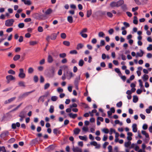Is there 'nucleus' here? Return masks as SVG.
<instances>
[{
  "label": "nucleus",
  "instance_id": "f257e3e1",
  "mask_svg": "<svg viewBox=\"0 0 152 152\" xmlns=\"http://www.w3.org/2000/svg\"><path fill=\"white\" fill-rule=\"evenodd\" d=\"M14 20L13 19H8L5 21V25L7 27L11 26L13 25Z\"/></svg>",
  "mask_w": 152,
  "mask_h": 152
},
{
  "label": "nucleus",
  "instance_id": "f03ea898",
  "mask_svg": "<svg viewBox=\"0 0 152 152\" xmlns=\"http://www.w3.org/2000/svg\"><path fill=\"white\" fill-rule=\"evenodd\" d=\"M19 73L18 77L20 78L23 79L26 77V74L24 73V69L23 68H20L19 69Z\"/></svg>",
  "mask_w": 152,
  "mask_h": 152
},
{
  "label": "nucleus",
  "instance_id": "7ed1b4c3",
  "mask_svg": "<svg viewBox=\"0 0 152 152\" xmlns=\"http://www.w3.org/2000/svg\"><path fill=\"white\" fill-rule=\"evenodd\" d=\"M9 132L7 131L3 132L0 134V137L4 140H6L5 137L8 136Z\"/></svg>",
  "mask_w": 152,
  "mask_h": 152
},
{
  "label": "nucleus",
  "instance_id": "20e7f679",
  "mask_svg": "<svg viewBox=\"0 0 152 152\" xmlns=\"http://www.w3.org/2000/svg\"><path fill=\"white\" fill-rule=\"evenodd\" d=\"M80 79V75H79L78 77L75 78L74 82V83L76 88L77 89H78V83Z\"/></svg>",
  "mask_w": 152,
  "mask_h": 152
},
{
  "label": "nucleus",
  "instance_id": "39448f33",
  "mask_svg": "<svg viewBox=\"0 0 152 152\" xmlns=\"http://www.w3.org/2000/svg\"><path fill=\"white\" fill-rule=\"evenodd\" d=\"M65 74L66 75V78L68 80L70 79L73 77V74L71 71H67Z\"/></svg>",
  "mask_w": 152,
  "mask_h": 152
},
{
  "label": "nucleus",
  "instance_id": "423d86ee",
  "mask_svg": "<svg viewBox=\"0 0 152 152\" xmlns=\"http://www.w3.org/2000/svg\"><path fill=\"white\" fill-rule=\"evenodd\" d=\"M35 91V90H33L30 91L26 92L19 96L20 98H22L24 97L28 96L30 94Z\"/></svg>",
  "mask_w": 152,
  "mask_h": 152
},
{
  "label": "nucleus",
  "instance_id": "0eeeda50",
  "mask_svg": "<svg viewBox=\"0 0 152 152\" xmlns=\"http://www.w3.org/2000/svg\"><path fill=\"white\" fill-rule=\"evenodd\" d=\"M106 14V11H102L101 10H99L96 12V14L98 16L102 17Z\"/></svg>",
  "mask_w": 152,
  "mask_h": 152
},
{
  "label": "nucleus",
  "instance_id": "6e6552de",
  "mask_svg": "<svg viewBox=\"0 0 152 152\" xmlns=\"http://www.w3.org/2000/svg\"><path fill=\"white\" fill-rule=\"evenodd\" d=\"M72 150L73 152H82V150L81 148L78 147H74V146L72 148Z\"/></svg>",
  "mask_w": 152,
  "mask_h": 152
},
{
  "label": "nucleus",
  "instance_id": "1a4fd4ad",
  "mask_svg": "<svg viewBox=\"0 0 152 152\" xmlns=\"http://www.w3.org/2000/svg\"><path fill=\"white\" fill-rule=\"evenodd\" d=\"M16 97H15L11 98L7 100H6L4 102V104H9L12 102L13 101L16 99Z\"/></svg>",
  "mask_w": 152,
  "mask_h": 152
},
{
  "label": "nucleus",
  "instance_id": "9d476101",
  "mask_svg": "<svg viewBox=\"0 0 152 152\" xmlns=\"http://www.w3.org/2000/svg\"><path fill=\"white\" fill-rule=\"evenodd\" d=\"M124 1L123 0H120L116 2L117 7L121 6L124 4Z\"/></svg>",
  "mask_w": 152,
  "mask_h": 152
},
{
  "label": "nucleus",
  "instance_id": "9b49d317",
  "mask_svg": "<svg viewBox=\"0 0 152 152\" xmlns=\"http://www.w3.org/2000/svg\"><path fill=\"white\" fill-rule=\"evenodd\" d=\"M53 133L57 135L58 134H61V131H59L58 128H55L53 129Z\"/></svg>",
  "mask_w": 152,
  "mask_h": 152
},
{
  "label": "nucleus",
  "instance_id": "f8f14e48",
  "mask_svg": "<svg viewBox=\"0 0 152 152\" xmlns=\"http://www.w3.org/2000/svg\"><path fill=\"white\" fill-rule=\"evenodd\" d=\"M6 78L7 79H8L11 81L14 80L15 79V77L11 75H7L6 77Z\"/></svg>",
  "mask_w": 152,
  "mask_h": 152
},
{
  "label": "nucleus",
  "instance_id": "ddd939ff",
  "mask_svg": "<svg viewBox=\"0 0 152 152\" xmlns=\"http://www.w3.org/2000/svg\"><path fill=\"white\" fill-rule=\"evenodd\" d=\"M132 131L134 132H136L137 130V124H134L132 126Z\"/></svg>",
  "mask_w": 152,
  "mask_h": 152
},
{
  "label": "nucleus",
  "instance_id": "4468645a",
  "mask_svg": "<svg viewBox=\"0 0 152 152\" xmlns=\"http://www.w3.org/2000/svg\"><path fill=\"white\" fill-rule=\"evenodd\" d=\"M140 51L141 52L140 53H139V52H137V55L136 56V57H142V56L144 53V52L142 50H140Z\"/></svg>",
  "mask_w": 152,
  "mask_h": 152
},
{
  "label": "nucleus",
  "instance_id": "2eb2a0df",
  "mask_svg": "<svg viewBox=\"0 0 152 152\" xmlns=\"http://www.w3.org/2000/svg\"><path fill=\"white\" fill-rule=\"evenodd\" d=\"M50 36L51 40H54L56 38L57 35L56 34V33H53Z\"/></svg>",
  "mask_w": 152,
  "mask_h": 152
},
{
  "label": "nucleus",
  "instance_id": "dca6fc26",
  "mask_svg": "<svg viewBox=\"0 0 152 152\" xmlns=\"http://www.w3.org/2000/svg\"><path fill=\"white\" fill-rule=\"evenodd\" d=\"M48 61L49 63H51L53 61V58L52 56L50 55H49L48 56Z\"/></svg>",
  "mask_w": 152,
  "mask_h": 152
},
{
  "label": "nucleus",
  "instance_id": "f3484780",
  "mask_svg": "<svg viewBox=\"0 0 152 152\" xmlns=\"http://www.w3.org/2000/svg\"><path fill=\"white\" fill-rule=\"evenodd\" d=\"M69 116L72 118L75 119L77 116V114H73L72 113H70L69 114Z\"/></svg>",
  "mask_w": 152,
  "mask_h": 152
},
{
  "label": "nucleus",
  "instance_id": "a211bd4d",
  "mask_svg": "<svg viewBox=\"0 0 152 152\" xmlns=\"http://www.w3.org/2000/svg\"><path fill=\"white\" fill-rule=\"evenodd\" d=\"M67 20L70 23H72L73 22V18L71 16H68L67 17Z\"/></svg>",
  "mask_w": 152,
  "mask_h": 152
},
{
  "label": "nucleus",
  "instance_id": "6ab92c4d",
  "mask_svg": "<svg viewBox=\"0 0 152 152\" xmlns=\"http://www.w3.org/2000/svg\"><path fill=\"white\" fill-rule=\"evenodd\" d=\"M121 8L124 11H125L127 10V8L126 4H123L121 6Z\"/></svg>",
  "mask_w": 152,
  "mask_h": 152
},
{
  "label": "nucleus",
  "instance_id": "aec40b11",
  "mask_svg": "<svg viewBox=\"0 0 152 152\" xmlns=\"http://www.w3.org/2000/svg\"><path fill=\"white\" fill-rule=\"evenodd\" d=\"M151 110L152 111V106H150L149 109H146L145 110L146 113L148 114L150 113Z\"/></svg>",
  "mask_w": 152,
  "mask_h": 152
},
{
  "label": "nucleus",
  "instance_id": "412c9836",
  "mask_svg": "<svg viewBox=\"0 0 152 152\" xmlns=\"http://www.w3.org/2000/svg\"><path fill=\"white\" fill-rule=\"evenodd\" d=\"M19 116L20 118H25V113L24 112L22 111L20 112Z\"/></svg>",
  "mask_w": 152,
  "mask_h": 152
},
{
  "label": "nucleus",
  "instance_id": "4be33fe9",
  "mask_svg": "<svg viewBox=\"0 0 152 152\" xmlns=\"http://www.w3.org/2000/svg\"><path fill=\"white\" fill-rule=\"evenodd\" d=\"M45 97V96H40L39 99L38 100V102L39 103L40 102H43L44 101V97Z\"/></svg>",
  "mask_w": 152,
  "mask_h": 152
},
{
  "label": "nucleus",
  "instance_id": "5701e85b",
  "mask_svg": "<svg viewBox=\"0 0 152 152\" xmlns=\"http://www.w3.org/2000/svg\"><path fill=\"white\" fill-rule=\"evenodd\" d=\"M83 47V45L81 43H79L77 45L76 49L77 50L82 48Z\"/></svg>",
  "mask_w": 152,
  "mask_h": 152
},
{
  "label": "nucleus",
  "instance_id": "b1692460",
  "mask_svg": "<svg viewBox=\"0 0 152 152\" xmlns=\"http://www.w3.org/2000/svg\"><path fill=\"white\" fill-rule=\"evenodd\" d=\"M53 12L51 8L48 9L45 12V14L46 15H49Z\"/></svg>",
  "mask_w": 152,
  "mask_h": 152
},
{
  "label": "nucleus",
  "instance_id": "393cba45",
  "mask_svg": "<svg viewBox=\"0 0 152 152\" xmlns=\"http://www.w3.org/2000/svg\"><path fill=\"white\" fill-rule=\"evenodd\" d=\"M110 6L112 7H117L116 2L112 1L110 4Z\"/></svg>",
  "mask_w": 152,
  "mask_h": 152
},
{
  "label": "nucleus",
  "instance_id": "a878e982",
  "mask_svg": "<svg viewBox=\"0 0 152 152\" xmlns=\"http://www.w3.org/2000/svg\"><path fill=\"white\" fill-rule=\"evenodd\" d=\"M138 99L137 96L134 95L133 96V102L134 103H136L138 101Z\"/></svg>",
  "mask_w": 152,
  "mask_h": 152
},
{
  "label": "nucleus",
  "instance_id": "bb28decb",
  "mask_svg": "<svg viewBox=\"0 0 152 152\" xmlns=\"http://www.w3.org/2000/svg\"><path fill=\"white\" fill-rule=\"evenodd\" d=\"M131 144V142L130 141L126 142L124 143V146L128 148Z\"/></svg>",
  "mask_w": 152,
  "mask_h": 152
},
{
  "label": "nucleus",
  "instance_id": "cd10ccee",
  "mask_svg": "<svg viewBox=\"0 0 152 152\" xmlns=\"http://www.w3.org/2000/svg\"><path fill=\"white\" fill-rule=\"evenodd\" d=\"M92 13V10H88L87 12V18H89L90 16L91 15Z\"/></svg>",
  "mask_w": 152,
  "mask_h": 152
},
{
  "label": "nucleus",
  "instance_id": "c85d7f7f",
  "mask_svg": "<svg viewBox=\"0 0 152 152\" xmlns=\"http://www.w3.org/2000/svg\"><path fill=\"white\" fill-rule=\"evenodd\" d=\"M149 77L148 76V75L144 74L142 77L143 80L144 81H145L147 80H148V79Z\"/></svg>",
  "mask_w": 152,
  "mask_h": 152
},
{
  "label": "nucleus",
  "instance_id": "c756f323",
  "mask_svg": "<svg viewBox=\"0 0 152 152\" xmlns=\"http://www.w3.org/2000/svg\"><path fill=\"white\" fill-rule=\"evenodd\" d=\"M80 131V130L79 128H75L74 130V133L75 134H78Z\"/></svg>",
  "mask_w": 152,
  "mask_h": 152
},
{
  "label": "nucleus",
  "instance_id": "7c9ffc66",
  "mask_svg": "<svg viewBox=\"0 0 152 152\" xmlns=\"http://www.w3.org/2000/svg\"><path fill=\"white\" fill-rule=\"evenodd\" d=\"M141 133L142 134L144 135H145V137L146 138H148L149 137V135L148 133H146V132L144 130H142L141 131Z\"/></svg>",
  "mask_w": 152,
  "mask_h": 152
},
{
  "label": "nucleus",
  "instance_id": "2f4dec72",
  "mask_svg": "<svg viewBox=\"0 0 152 152\" xmlns=\"http://www.w3.org/2000/svg\"><path fill=\"white\" fill-rule=\"evenodd\" d=\"M115 70L116 72L118 74L119 76H120L122 75V74L119 68H116L115 69Z\"/></svg>",
  "mask_w": 152,
  "mask_h": 152
},
{
  "label": "nucleus",
  "instance_id": "473e14b6",
  "mask_svg": "<svg viewBox=\"0 0 152 152\" xmlns=\"http://www.w3.org/2000/svg\"><path fill=\"white\" fill-rule=\"evenodd\" d=\"M20 58V56L19 55H16L13 58V60L16 61L18 60Z\"/></svg>",
  "mask_w": 152,
  "mask_h": 152
},
{
  "label": "nucleus",
  "instance_id": "72a5a7b5",
  "mask_svg": "<svg viewBox=\"0 0 152 152\" xmlns=\"http://www.w3.org/2000/svg\"><path fill=\"white\" fill-rule=\"evenodd\" d=\"M34 71L33 68L31 67H29L28 69V73L29 74H32Z\"/></svg>",
  "mask_w": 152,
  "mask_h": 152
},
{
  "label": "nucleus",
  "instance_id": "f704fd0d",
  "mask_svg": "<svg viewBox=\"0 0 152 152\" xmlns=\"http://www.w3.org/2000/svg\"><path fill=\"white\" fill-rule=\"evenodd\" d=\"M18 85L19 86H23L25 87V85L24 82L22 81H20L18 82Z\"/></svg>",
  "mask_w": 152,
  "mask_h": 152
},
{
  "label": "nucleus",
  "instance_id": "c9c22d12",
  "mask_svg": "<svg viewBox=\"0 0 152 152\" xmlns=\"http://www.w3.org/2000/svg\"><path fill=\"white\" fill-rule=\"evenodd\" d=\"M84 63V61L83 59H80L79 61L78 65L80 66H83Z\"/></svg>",
  "mask_w": 152,
  "mask_h": 152
},
{
  "label": "nucleus",
  "instance_id": "e433bc0d",
  "mask_svg": "<svg viewBox=\"0 0 152 152\" xmlns=\"http://www.w3.org/2000/svg\"><path fill=\"white\" fill-rule=\"evenodd\" d=\"M50 113H53L54 111V107L53 105H51L49 110Z\"/></svg>",
  "mask_w": 152,
  "mask_h": 152
},
{
  "label": "nucleus",
  "instance_id": "4c0bfd02",
  "mask_svg": "<svg viewBox=\"0 0 152 152\" xmlns=\"http://www.w3.org/2000/svg\"><path fill=\"white\" fill-rule=\"evenodd\" d=\"M79 137L80 140L85 141L87 139V138L86 136H79Z\"/></svg>",
  "mask_w": 152,
  "mask_h": 152
},
{
  "label": "nucleus",
  "instance_id": "58836bf2",
  "mask_svg": "<svg viewBox=\"0 0 152 152\" xmlns=\"http://www.w3.org/2000/svg\"><path fill=\"white\" fill-rule=\"evenodd\" d=\"M1 151L3 152H6V151L5 147L4 146L2 147L0 146V152Z\"/></svg>",
  "mask_w": 152,
  "mask_h": 152
},
{
  "label": "nucleus",
  "instance_id": "ea45409f",
  "mask_svg": "<svg viewBox=\"0 0 152 152\" xmlns=\"http://www.w3.org/2000/svg\"><path fill=\"white\" fill-rule=\"evenodd\" d=\"M15 141V139L13 138H11L8 141V142L9 143H13Z\"/></svg>",
  "mask_w": 152,
  "mask_h": 152
},
{
  "label": "nucleus",
  "instance_id": "a19ab883",
  "mask_svg": "<svg viewBox=\"0 0 152 152\" xmlns=\"http://www.w3.org/2000/svg\"><path fill=\"white\" fill-rule=\"evenodd\" d=\"M63 44L65 45L69 46L70 45V42L69 41H65L63 42Z\"/></svg>",
  "mask_w": 152,
  "mask_h": 152
},
{
  "label": "nucleus",
  "instance_id": "79ce46f5",
  "mask_svg": "<svg viewBox=\"0 0 152 152\" xmlns=\"http://www.w3.org/2000/svg\"><path fill=\"white\" fill-rule=\"evenodd\" d=\"M50 86V84L49 83H46L44 85V89L45 90L47 89H48V88H49V87Z\"/></svg>",
  "mask_w": 152,
  "mask_h": 152
},
{
  "label": "nucleus",
  "instance_id": "37998d69",
  "mask_svg": "<svg viewBox=\"0 0 152 152\" xmlns=\"http://www.w3.org/2000/svg\"><path fill=\"white\" fill-rule=\"evenodd\" d=\"M58 99V97L56 96H53L51 97V100L53 101H56Z\"/></svg>",
  "mask_w": 152,
  "mask_h": 152
},
{
  "label": "nucleus",
  "instance_id": "c03bdc74",
  "mask_svg": "<svg viewBox=\"0 0 152 152\" xmlns=\"http://www.w3.org/2000/svg\"><path fill=\"white\" fill-rule=\"evenodd\" d=\"M122 105V102L121 101H120L116 104V106L118 107H121Z\"/></svg>",
  "mask_w": 152,
  "mask_h": 152
},
{
  "label": "nucleus",
  "instance_id": "a18cd8bd",
  "mask_svg": "<svg viewBox=\"0 0 152 152\" xmlns=\"http://www.w3.org/2000/svg\"><path fill=\"white\" fill-rule=\"evenodd\" d=\"M37 43V42L36 41H31L29 42V44L31 45H34Z\"/></svg>",
  "mask_w": 152,
  "mask_h": 152
},
{
  "label": "nucleus",
  "instance_id": "49530a36",
  "mask_svg": "<svg viewBox=\"0 0 152 152\" xmlns=\"http://www.w3.org/2000/svg\"><path fill=\"white\" fill-rule=\"evenodd\" d=\"M23 103H20V104L19 105H18L17 107H16L15 108H14V109H13L12 111H16V110H17L18 108L20 107V106L22 105V104Z\"/></svg>",
  "mask_w": 152,
  "mask_h": 152
},
{
  "label": "nucleus",
  "instance_id": "de8ad7c7",
  "mask_svg": "<svg viewBox=\"0 0 152 152\" xmlns=\"http://www.w3.org/2000/svg\"><path fill=\"white\" fill-rule=\"evenodd\" d=\"M18 26L20 28H23L24 26V24L23 23H20L18 24Z\"/></svg>",
  "mask_w": 152,
  "mask_h": 152
},
{
  "label": "nucleus",
  "instance_id": "09e8293b",
  "mask_svg": "<svg viewBox=\"0 0 152 152\" xmlns=\"http://www.w3.org/2000/svg\"><path fill=\"white\" fill-rule=\"evenodd\" d=\"M34 80L35 83H37L38 80V78L37 76V75H35L34 77L33 78Z\"/></svg>",
  "mask_w": 152,
  "mask_h": 152
},
{
  "label": "nucleus",
  "instance_id": "8fccbe9b",
  "mask_svg": "<svg viewBox=\"0 0 152 152\" xmlns=\"http://www.w3.org/2000/svg\"><path fill=\"white\" fill-rule=\"evenodd\" d=\"M98 35L99 37H104L105 34L103 32L101 31L99 33Z\"/></svg>",
  "mask_w": 152,
  "mask_h": 152
},
{
  "label": "nucleus",
  "instance_id": "3c124183",
  "mask_svg": "<svg viewBox=\"0 0 152 152\" xmlns=\"http://www.w3.org/2000/svg\"><path fill=\"white\" fill-rule=\"evenodd\" d=\"M61 37L63 39H65L66 37V35L64 33H62L61 35Z\"/></svg>",
  "mask_w": 152,
  "mask_h": 152
},
{
  "label": "nucleus",
  "instance_id": "603ef678",
  "mask_svg": "<svg viewBox=\"0 0 152 152\" xmlns=\"http://www.w3.org/2000/svg\"><path fill=\"white\" fill-rule=\"evenodd\" d=\"M59 56L60 58H64L66 56V54L65 53H60L59 54Z\"/></svg>",
  "mask_w": 152,
  "mask_h": 152
},
{
  "label": "nucleus",
  "instance_id": "864d4df0",
  "mask_svg": "<svg viewBox=\"0 0 152 152\" xmlns=\"http://www.w3.org/2000/svg\"><path fill=\"white\" fill-rule=\"evenodd\" d=\"M8 73L9 74L12 75H15V72L14 70L12 69H10L8 71Z\"/></svg>",
  "mask_w": 152,
  "mask_h": 152
},
{
  "label": "nucleus",
  "instance_id": "5fc2aeb1",
  "mask_svg": "<svg viewBox=\"0 0 152 152\" xmlns=\"http://www.w3.org/2000/svg\"><path fill=\"white\" fill-rule=\"evenodd\" d=\"M77 52L76 50H71L70 52L69 53L70 54H76L77 53Z\"/></svg>",
  "mask_w": 152,
  "mask_h": 152
},
{
  "label": "nucleus",
  "instance_id": "6e6d98bb",
  "mask_svg": "<svg viewBox=\"0 0 152 152\" xmlns=\"http://www.w3.org/2000/svg\"><path fill=\"white\" fill-rule=\"evenodd\" d=\"M24 3L25 4L27 5H30L31 4V2L30 0H28L27 1H26L24 2Z\"/></svg>",
  "mask_w": 152,
  "mask_h": 152
},
{
  "label": "nucleus",
  "instance_id": "4d7b16f0",
  "mask_svg": "<svg viewBox=\"0 0 152 152\" xmlns=\"http://www.w3.org/2000/svg\"><path fill=\"white\" fill-rule=\"evenodd\" d=\"M107 16L110 18H112L113 16V15L111 12H107Z\"/></svg>",
  "mask_w": 152,
  "mask_h": 152
},
{
  "label": "nucleus",
  "instance_id": "13d9d810",
  "mask_svg": "<svg viewBox=\"0 0 152 152\" xmlns=\"http://www.w3.org/2000/svg\"><path fill=\"white\" fill-rule=\"evenodd\" d=\"M105 45V42L104 40H101L100 42V45L101 47L104 46Z\"/></svg>",
  "mask_w": 152,
  "mask_h": 152
},
{
  "label": "nucleus",
  "instance_id": "bf43d9fd",
  "mask_svg": "<svg viewBox=\"0 0 152 152\" xmlns=\"http://www.w3.org/2000/svg\"><path fill=\"white\" fill-rule=\"evenodd\" d=\"M102 131L106 134H107L109 132V130L107 128H104L102 129Z\"/></svg>",
  "mask_w": 152,
  "mask_h": 152
},
{
  "label": "nucleus",
  "instance_id": "052dcab7",
  "mask_svg": "<svg viewBox=\"0 0 152 152\" xmlns=\"http://www.w3.org/2000/svg\"><path fill=\"white\" fill-rule=\"evenodd\" d=\"M80 34L81 35V36L84 38H86L88 37V35L87 34H83V33H80Z\"/></svg>",
  "mask_w": 152,
  "mask_h": 152
},
{
  "label": "nucleus",
  "instance_id": "680f3d73",
  "mask_svg": "<svg viewBox=\"0 0 152 152\" xmlns=\"http://www.w3.org/2000/svg\"><path fill=\"white\" fill-rule=\"evenodd\" d=\"M38 31L39 32H42L43 31V29L42 26H39L38 28Z\"/></svg>",
  "mask_w": 152,
  "mask_h": 152
},
{
  "label": "nucleus",
  "instance_id": "e2e57ef3",
  "mask_svg": "<svg viewBox=\"0 0 152 152\" xmlns=\"http://www.w3.org/2000/svg\"><path fill=\"white\" fill-rule=\"evenodd\" d=\"M124 25L125 26V27L126 28L129 27L130 26V25L129 24L126 22H124L123 23Z\"/></svg>",
  "mask_w": 152,
  "mask_h": 152
},
{
  "label": "nucleus",
  "instance_id": "0e129e2a",
  "mask_svg": "<svg viewBox=\"0 0 152 152\" xmlns=\"http://www.w3.org/2000/svg\"><path fill=\"white\" fill-rule=\"evenodd\" d=\"M138 81L139 83V86L141 88L144 87L143 86L141 80L140 79Z\"/></svg>",
  "mask_w": 152,
  "mask_h": 152
},
{
  "label": "nucleus",
  "instance_id": "69168bd1",
  "mask_svg": "<svg viewBox=\"0 0 152 152\" xmlns=\"http://www.w3.org/2000/svg\"><path fill=\"white\" fill-rule=\"evenodd\" d=\"M147 49L148 51H151L152 50V45L150 44L148 47L147 48Z\"/></svg>",
  "mask_w": 152,
  "mask_h": 152
},
{
  "label": "nucleus",
  "instance_id": "338daca9",
  "mask_svg": "<svg viewBox=\"0 0 152 152\" xmlns=\"http://www.w3.org/2000/svg\"><path fill=\"white\" fill-rule=\"evenodd\" d=\"M13 28H7L6 30V31L7 32L9 33L12 31L13 30Z\"/></svg>",
  "mask_w": 152,
  "mask_h": 152
},
{
  "label": "nucleus",
  "instance_id": "774afa93",
  "mask_svg": "<svg viewBox=\"0 0 152 152\" xmlns=\"http://www.w3.org/2000/svg\"><path fill=\"white\" fill-rule=\"evenodd\" d=\"M18 41L20 42H22L23 41V37L22 36H20L19 37Z\"/></svg>",
  "mask_w": 152,
  "mask_h": 152
}]
</instances>
